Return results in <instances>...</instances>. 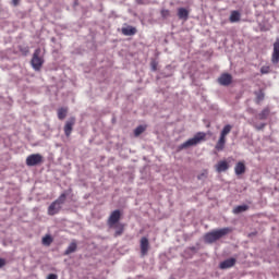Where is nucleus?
Here are the masks:
<instances>
[{
  "instance_id": "4468645a",
  "label": "nucleus",
  "mask_w": 279,
  "mask_h": 279,
  "mask_svg": "<svg viewBox=\"0 0 279 279\" xmlns=\"http://www.w3.org/2000/svg\"><path fill=\"white\" fill-rule=\"evenodd\" d=\"M245 162L239 161L234 167V173L235 175H243L246 171Z\"/></svg>"
},
{
  "instance_id": "9d476101",
  "label": "nucleus",
  "mask_w": 279,
  "mask_h": 279,
  "mask_svg": "<svg viewBox=\"0 0 279 279\" xmlns=\"http://www.w3.org/2000/svg\"><path fill=\"white\" fill-rule=\"evenodd\" d=\"M218 84H220V86H230V84H232V75L222 73L220 77H218Z\"/></svg>"
},
{
  "instance_id": "b1692460",
  "label": "nucleus",
  "mask_w": 279,
  "mask_h": 279,
  "mask_svg": "<svg viewBox=\"0 0 279 279\" xmlns=\"http://www.w3.org/2000/svg\"><path fill=\"white\" fill-rule=\"evenodd\" d=\"M145 130H147L146 126L140 125L134 130V134L135 136H141V134H143V132H145Z\"/></svg>"
},
{
  "instance_id": "c85d7f7f",
  "label": "nucleus",
  "mask_w": 279,
  "mask_h": 279,
  "mask_svg": "<svg viewBox=\"0 0 279 279\" xmlns=\"http://www.w3.org/2000/svg\"><path fill=\"white\" fill-rule=\"evenodd\" d=\"M47 279H58V275L50 274V275H48Z\"/></svg>"
},
{
  "instance_id": "473e14b6",
  "label": "nucleus",
  "mask_w": 279,
  "mask_h": 279,
  "mask_svg": "<svg viewBox=\"0 0 279 279\" xmlns=\"http://www.w3.org/2000/svg\"><path fill=\"white\" fill-rule=\"evenodd\" d=\"M262 73H267V71H263Z\"/></svg>"
},
{
  "instance_id": "cd10ccee",
  "label": "nucleus",
  "mask_w": 279,
  "mask_h": 279,
  "mask_svg": "<svg viewBox=\"0 0 279 279\" xmlns=\"http://www.w3.org/2000/svg\"><path fill=\"white\" fill-rule=\"evenodd\" d=\"M265 123H262V124H259V125H255V129L256 130H258V131H260V130H264L265 129Z\"/></svg>"
},
{
  "instance_id": "aec40b11",
  "label": "nucleus",
  "mask_w": 279,
  "mask_h": 279,
  "mask_svg": "<svg viewBox=\"0 0 279 279\" xmlns=\"http://www.w3.org/2000/svg\"><path fill=\"white\" fill-rule=\"evenodd\" d=\"M245 210H250V206L247 205H239L233 209L234 215H240V213H245Z\"/></svg>"
},
{
  "instance_id": "7c9ffc66",
  "label": "nucleus",
  "mask_w": 279,
  "mask_h": 279,
  "mask_svg": "<svg viewBox=\"0 0 279 279\" xmlns=\"http://www.w3.org/2000/svg\"><path fill=\"white\" fill-rule=\"evenodd\" d=\"M12 1H13V5H19L20 0H12Z\"/></svg>"
},
{
  "instance_id": "c756f323",
  "label": "nucleus",
  "mask_w": 279,
  "mask_h": 279,
  "mask_svg": "<svg viewBox=\"0 0 279 279\" xmlns=\"http://www.w3.org/2000/svg\"><path fill=\"white\" fill-rule=\"evenodd\" d=\"M1 267H5V259L0 258V269Z\"/></svg>"
},
{
  "instance_id": "6e6552de",
  "label": "nucleus",
  "mask_w": 279,
  "mask_h": 279,
  "mask_svg": "<svg viewBox=\"0 0 279 279\" xmlns=\"http://www.w3.org/2000/svg\"><path fill=\"white\" fill-rule=\"evenodd\" d=\"M76 119L75 117H71L69 120L65 121V124L63 126V132L65 136L69 138L73 132V128L75 126Z\"/></svg>"
},
{
  "instance_id": "39448f33",
  "label": "nucleus",
  "mask_w": 279,
  "mask_h": 279,
  "mask_svg": "<svg viewBox=\"0 0 279 279\" xmlns=\"http://www.w3.org/2000/svg\"><path fill=\"white\" fill-rule=\"evenodd\" d=\"M40 48H37L33 53L31 64L33 69H35V71H40L43 64H45V59L43 58V56H40Z\"/></svg>"
},
{
  "instance_id": "4be33fe9",
  "label": "nucleus",
  "mask_w": 279,
  "mask_h": 279,
  "mask_svg": "<svg viewBox=\"0 0 279 279\" xmlns=\"http://www.w3.org/2000/svg\"><path fill=\"white\" fill-rule=\"evenodd\" d=\"M270 114L269 108H265L259 114H258V119L260 121H265Z\"/></svg>"
},
{
  "instance_id": "9b49d317",
  "label": "nucleus",
  "mask_w": 279,
  "mask_h": 279,
  "mask_svg": "<svg viewBox=\"0 0 279 279\" xmlns=\"http://www.w3.org/2000/svg\"><path fill=\"white\" fill-rule=\"evenodd\" d=\"M271 62H272V64H278V62H279V40L275 41V44H274Z\"/></svg>"
},
{
  "instance_id": "2f4dec72",
  "label": "nucleus",
  "mask_w": 279,
  "mask_h": 279,
  "mask_svg": "<svg viewBox=\"0 0 279 279\" xmlns=\"http://www.w3.org/2000/svg\"><path fill=\"white\" fill-rule=\"evenodd\" d=\"M252 234H253V235H256V233H251L250 236H252Z\"/></svg>"
},
{
  "instance_id": "dca6fc26",
  "label": "nucleus",
  "mask_w": 279,
  "mask_h": 279,
  "mask_svg": "<svg viewBox=\"0 0 279 279\" xmlns=\"http://www.w3.org/2000/svg\"><path fill=\"white\" fill-rule=\"evenodd\" d=\"M136 27L134 26H126V27H122V34L123 36H134L136 35Z\"/></svg>"
},
{
  "instance_id": "a878e982",
  "label": "nucleus",
  "mask_w": 279,
  "mask_h": 279,
  "mask_svg": "<svg viewBox=\"0 0 279 279\" xmlns=\"http://www.w3.org/2000/svg\"><path fill=\"white\" fill-rule=\"evenodd\" d=\"M257 104H260V101H263V99H265V94H263V92H260L259 94H257Z\"/></svg>"
},
{
  "instance_id": "f03ea898",
  "label": "nucleus",
  "mask_w": 279,
  "mask_h": 279,
  "mask_svg": "<svg viewBox=\"0 0 279 279\" xmlns=\"http://www.w3.org/2000/svg\"><path fill=\"white\" fill-rule=\"evenodd\" d=\"M66 195L69 193H62L54 202H52L48 207V215L49 217H53L58 215L62 210V204L66 202Z\"/></svg>"
},
{
  "instance_id": "423d86ee",
  "label": "nucleus",
  "mask_w": 279,
  "mask_h": 279,
  "mask_svg": "<svg viewBox=\"0 0 279 279\" xmlns=\"http://www.w3.org/2000/svg\"><path fill=\"white\" fill-rule=\"evenodd\" d=\"M119 221H121V210L116 209L110 214L107 223L109 228H114L116 226H119Z\"/></svg>"
},
{
  "instance_id": "f257e3e1",
  "label": "nucleus",
  "mask_w": 279,
  "mask_h": 279,
  "mask_svg": "<svg viewBox=\"0 0 279 279\" xmlns=\"http://www.w3.org/2000/svg\"><path fill=\"white\" fill-rule=\"evenodd\" d=\"M232 232V228L225 227L221 229H215L210 232H207L204 235V241L208 244L217 243L220 239H223V236H227V234H230Z\"/></svg>"
},
{
  "instance_id": "f3484780",
  "label": "nucleus",
  "mask_w": 279,
  "mask_h": 279,
  "mask_svg": "<svg viewBox=\"0 0 279 279\" xmlns=\"http://www.w3.org/2000/svg\"><path fill=\"white\" fill-rule=\"evenodd\" d=\"M178 16L179 19H181V21H189V10H186L185 8H179Z\"/></svg>"
},
{
  "instance_id": "ddd939ff",
  "label": "nucleus",
  "mask_w": 279,
  "mask_h": 279,
  "mask_svg": "<svg viewBox=\"0 0 279 279\" xmlns=\"http://www.w3.org/2000/svg\"><path fill=\"white\" fill-rule=\"evenodd\" d=\"M234 265H236V259L231 257L220 263V269H230V267H234Z\"/></svg>"
},
{
  "instance_id": "2eb2a0df",
  "label": "nucleus",
  "mask_w": 279,
  "mask_h": 279,
  "mask_svg": "<svg viewBox=\"0 0 279 279\" xmlns=\"http://www.w3.org/2000/svg\"><path fill=\"white\" fill-rule=\"evenodd\" d=\"M57 114H58L59 121H64V119H66V114H69V108L66 107L59 108L57 111Z\"/></svg>"
},
{
  "instance_id": "f8f14e48",
  "label": "nucleus",
  "mask_w": 279,
  "mask_h": 279,
  "mask_svg": "<svg viewBox=\"0 0 279 279\" xmlns=\"http://www.w3.org/2000/svg\"><path fill=\"white\" fill-rule=\"evenodd\" d=\"M215 169L217 173H223V171H228V169H230V165H228V161L221 160L215 166Z\"/></svg>"
},
{
  "instance_id": "412c9836",
  "label": "nucleus",
  "mask_w": 279,
  "mask_h": 279,
  "mask_svg": "<svg viewBox=\"0 0 279 279\" xmlns=\"http://www.w3.org/2000/svg\"><path fill=\"white\" fill-rule=\"evenodd\" d=\"M116 232H114V236H121V234H123V231L125 230V225L123 223H118L116 227Z\"/></svg>"
},
{
  "instance_id": "5701e85b",
  "label": "nucleus",
  "mask_w": 279,
  "mask_h": 279,
  "mask_svg": "<svg viewBox=\"0 0 279 279\" xmlns=\"http://www.w3.org/2000/svg\"><path fill=\"white\" fill-rule=\"evenodd\" d=\"M41 243L43 245H46L47 247H49V245L53 243V238H51V235H46L43 238Z\"/></svg>"
},
{
  "instance_id": "bb28decb",
  "label": "nucleus",
  "mask_w": 279,
  "mask_h": 279,
  "mask_svg": "<svg viewBox=\"0 0 279 279\" xmlns=\"http://www.w3.org/2000/svg\"><path fill=\"white\" fill-rule=\"evenodd\" d=\"M199 180H204V178H208V170H205L204 172H202L201 174H198L197 177Z\"/></svg>"
},
{
  "instance_id": "393cba45",
  "label": "nucleus",
  "mask_w": 279,
  "mask_h": 279,
  "mask_svg": "<svg viewBox=\"0 0 279 279\" xmlns=\"http://www.w3.org/2000/svg\"><path fill=\"white\" fill-rule=\"evenodd\" d=\"M171 12L167 9L161 10V16L162 19H168L170 16Z\"/></svg>"
},
{
  "instance_id": "a211bd4d",
  "label": "nucleus",
  "mask_w": 279,
  "mask_h": 279,
  "mask_svg": "<svg viewBox=\"0 0 279 279\" xmlns=\"http://www.w3.org/2000/svg\"><path fill=\"white\" fill-rule=\"evenodd\" d=\"M229 21H230V23H239V21H241V12L231 11Z\"/></svg>"
},
{
  "instance_id": "6ab92c4d",
  "label": "nucleus",
  "mask_w": 279,
  "mask_h": 279,
  "mask_svg": "<svg viewBox=\"0 0 279 279\" xmlns=\"http://www.w3.org/2000/svg\"><path fill=\"white\" fill-rule=\"evenodd\" d=\"M77 251V243L75 241L71 242L68 248L64 252L65 256H69V254H73V252Z\"/></svg>"
},
{
  "instance_id": "1a4fd4ad",
  "label": "nucleus",
  "mask_w": 279,
  "mask_h": 279,
  "mask_svg": "<svg viewBox=\"0 0 279 279\" xmlns=\"http://www.w3.org/2000/svg\"><path fill=\"white\" fill-rule=\"evenodd\" d=\"M149 239L143 236L140 241L141 256H147L149 254Z\"/></svg>"
},
{
  "instance_id": "7ed1b4c3",
  "label": "nucleus",
  "mask_w": 279,
  "mask_h": 279,
  "mask_svg": "<svg viewBox=\"0 0 279 279\" xmlns=\"http://www.w3.org/2000/svg\"><path fill=\"white\" fill-rule=\"evenodd\" d=\"M202 141H206V133H196L194 137L187 140L183 144L179 146V150L182 151V149H189V147H193L195 145H199Z\"/></svg>"
},
{
  "instance_id": "0eeeda50",
  "label": "nucleus",
  "mask_w": 279,
  "mask_h": 279,
  "mask_svg": "<svg viewBox=\"0 0 279 279\" xmlns=\"http://www.w3.org/2000/svg\"><path fill=\"white\" fill-rule=\"evenodd\" d=\"M38 165H43V155L32 154L26 158V166L27 167H36Z\"/></svg>"
},
{
  "instance_id": "20e7f679",
  "label": "nucleus",
  "mask_w": 279,
  "mask_h": 279,
  "mask_svg": "<svg viewBox=\"0 0 279 279\" xmlns=\"http://www.w3.org/2000/svg\"><path fill=\"white\" fill-rule=\"evenodd\" d=\"M230 132H232V125L226 124L220 132V137L215 146V149H217V151H223V149L226 148V136H228Z\"/></svg>"
}]
</instances>
